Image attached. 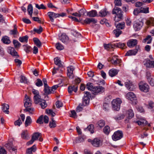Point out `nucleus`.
I'll use <instances>...</instances> for the list:
<instances>
[{
	"label": "nucleus",
	"instance_id": "obj_1",
	"mask_svg": "<svg viewBox=\"0 0 154 154\" xmlns=\"http://www.w3.org/2000/svg\"><path fill=\"white\" fill-rule=\"evenodd\" d=\"M87 88L88 90L91 91L95 94L102 93L104 91L105 88L100 86H93V84L91 82H88L86 85Z\"/></svg>",
	"mask_w": 154,
	"mask_h": 154
},
{
	"label": "nucleus",
	"instance_id": "obj_2",
	"mask_svg": "<svg viewBox=\"0 0 154 154\" xmlns=\"http://www.w3.org/2000/svg\"><path fill=\"white\" fill-rule=\"evenodd\" d=\"M112 13L113 14L116 15L114 18L115 22H118L123 17V11L120 8L116 7H115L113 9Z\"/></svg>",
	"mask_w": 154,
	"mask_h": 154
},
{
	"label": "nucleus",
	"instance_id": "obj_3",
	"mask_svg": "<svg viewBox=\"0 0 154 154\" xmlns=\"http://www.w3.org/2000/svg\"><path fill=\"white\" fill-rule=\"evenodd\" d=\"M122 103L121 99L116 98L112 102V107L114 110L119 111L120 109V104Z\"/></svg>",
	"mask_w": 154,
	"mask_h": 154
},
{
	"label": "nucleus",
	"instance_id": "obj_4",
	"mask_svg": "<svg viewBox=\"0 0 154 154\" xmlns=\"http://www.w3.org/2000/svg\"><path fill=\"white\" fill-rule=\"evenodd\" d=\"M47 14L51 22H53L54 21V18H56L57 17H59L60 16L63 17L66 15V14L64 13L58 14L52 12H49Z\"/></svg>",
	"mask_w": 154,
	"mask_h": 154
},
{
	"label": "nucleus",
	"instance_id": "obj_5",
	"mask_svg": "<svg viewBox=\"0 0 154 154\" xmlns=\"http://www.w3.org/2000/svg\"><path fill=\"white\" fill-rule=\"evenodd\" d=\"M139 87L140 90L144 92H147L149 90V85L147 84L144 83L142 82H141L139 83Z\"/></svg>",
	"mask_w": 154,
	"mask_h": 154
},
{
	"label": "nucleus",
	"instance_id": "obj_6",
	"mask_svg": "<svg viewBox=\"0 0 154 154\" xmlns=\"http://www.w3.org/2000/svg\"><path fill=\"white\" fill-rule=\"evenodd\" d=\"M117 56H114L112 59H109L108 61L111 62V63L114 65L116 66L119 64V66H120L121 64L120 63L122 62L121 60L117 58Z\"/></svg>",
	"mask_w": 154,
	"mask_h": 154
},
{
	"label": "nucleus",
	"instance_id": "obj_7",
	"mask_svg": "<svg viewBox=\"0 0 154 154\" xmlns=\"http://www.w3.org/2000/svg\"><path fill=\"white\" fill-rule=\"evenodd\" d=\"M123 136V133L122 131H118L115 132L112 136L113 140L116 141L121 139Z\"/></svg>",
	"mask_w": 154,
	"mask_h": 154
},
{
	"label": "nucleus",
	"instance_id": "obj_8",
	"mask_svg": "<svg viewBox=\"0 0 154 154\" xmlns=\"http://www.w3.org/2000/svg\"><path fill=\"white\" fill-rule=\"evenodd\" d=\"M125 84V87L130 91H133L135 88L134 85L131 81L127 80Z\"/></svg>",
	"mask_w": 154,
	"mask_h": 154
},
{
	"label": "nucleus",
	"instance_id": "obj_9",
	"mask_svg": "<svg viewBox=\"0 0 154 154\" xmlns=\"http://www.w3.org/2000/svg\"><path fill=\"white\" fill-rule=\"evenodd\" d=\"M8 51L13 57H16V58H18L19 56L17 53L16 51L14 48L11 47H9L8 48Z\"/></svg>",
	"mask_w": 154,
	"mask_h": 154
},
{
	"label": "nucleus",
	"instance_id": "obj_10",
	"mask_svg": "<svg viewBox=\"0 0 154 154\" xmlns=\"http://www.w3.org/2000/svg\"><path fill=\"white\" fill-rule=\"evenodd\" d=\"M74 69L75 68L72 66H70L67 67V76L69 78H72L73 77V71Z\"/></svg>",
	"mask_w": 154,
	"mask_h": 154
},
{
	"label": "nucleus",
	"instance_id": "obj_11",
	"mask_svg": "<svg viewBox=\"0 0 154 154\" xmlns=\"http://www.w3.org/2000/svg\"><path fill=\"white\" fill-rule=\"evenodd\" d=\"M24 100L25 101L24 105L26 108L30 107L31 106L32 103L30 97L26 94L25 96Z\"/></svg>",
	"mask_w": 154,
	"mask_h": 154
},
{
	"label": "nucleus",
	"instance_id": "obj_12",
	"mask_svg": "<svg viewBox=\"0 0 154 154\" xmlns=\"http://www.w3.org/2000/svg\"><path fill=\"white\" fill-rule=\"evenodd\" d=\"M139 49H140L139 47H138L133 50H130L126 53L125 55L127 56L135 55L137 53Z\"/></svg>",
	"mask_w": 154,
	"mask_h": 154
},
{
	"label": "nucleus",
	"instance_id": "obj_13",
	"mask_svg": "<svg viewBox=\"0 0 154 154\" xmlns=\"http://www.w3.org/2000/svg\"><path fill=\"white\" fill-rule=\"evenodd\" d=\"M32 138L35 141L38 140V138H39V140L41 142L43 141V139L42 138V134L41 133H35L33 134Z\"/></svg>",
	"mask_w": 154,
	"mask_h": 154
},
{
	"label": "nucleus",
	"instance_id": "obj_14",
	"mask_svg": "<svg viewBox=\"0 0 154 154\" xmlns=\"http://www.w3.org/2000/svg\"><path fill=\"white\" fill-rule=\"evenodd\" d=\"M109 14V12L106 8L100 10L98 13L99 16L101 17H104Z\"/></svg>",
	"mask_w": 154,
	"mask_h": 154
},
{
	"label": "nucleus",
	"instance_id": "obj_15",
	"mask_svg": "<svg viewBox=\"0 0 154 154\" xmlns=\"http://www.w3.org/2000/svg\"><path fill=\"white\" fill-rule=\"evenodd\" d=\"M92 144L93 146L98 147L101 145L102 142L99 139L95 138L92 141Z\"/></svg>",
	"mask_w": 154,
	"mask_h": 154
},
{
	"label": "nucleus",
	"instance_id": "obj_16",
	"mask_svg": "<svg viewBox=\"0 0 154 154\" xmlns=\"http://www.w3.org/2000/svg\"><path fill=\"white\" fill-rule=\"evenodd\" d=\"M126 97L131 101L135 100L136 99V97L135 94L133 92H128L127 94Z\"/></svg>",
	"mask_w": 154,
	"mask_h": 154
},
{
	"label": "nucleus",
	"instance_id": "obj_17",
	"mask_svg": "<svg viewBox=\"0 0 154 154\" xmlns=\"http://www.w3.org/2000/svg\"><path fill=\"white\" fill-rule=\"evenodd\" d=\"M97 22V20L95 19L94 18H86L83 21V22L82 23L83 24L85 23L87 24H89L91 23H95Z\"/></svg>",
	"mask_w": 154,
	"mask_h": 154
},
{
	"label": "nucleus",
	"instance_id": "obj_18",
	"mask_svg": "<svg viewBox=\"0 0 154 154\" xmlns=\"http://www.w3.org/2000/svg\"><path fill=\"white\" fill-rule=\"evenodd\" d=\"M137 43V40L135 39H131L129 40L127 43V45L129 47H132L135 46Z\"/></svg>",
	"mask_w": 154,
	"mask_h": 154
},
{
	"label": "nucleus",
	"instance_id": "obj_19",
	"mask_svg": "<svg viewBox=\"0 0 154 154\" xmlns=\"http://www.w3.org/2000/svg\"><path fill=\"white\" fill-rule=\"evenodd\" d=\"M14 29L10 31V34L13 35L14 37H17L19 32L17 30V26L16 25H14Z\"/></svg>",
	"mask_w": 154,
	"mask_h": 154
},
{
	"label": "nucleus",
	"instance_id": "obj_20",
	"mask_svg": "<svg viewBox=\"0 0 154 154\" xmlns=\"http://www.w3.org/2000/svg\"><path fill=\"white\" fill-rule=\"evenodd\" d=\"M119 70L116 69L112 68L109 70V75L111 77L116 76L118 73Z\"/></svg>",
	"mask_w": 154,
	"mask_h": 154
},
{
	"label": "nucleus",
	"instance_id": "obj_21",
	"mask_svg": "<svg viewBox=\"0 0 154 154\" xmlns=\"http://www.w3.org/2000/svg\"><path fill=\"white\" fill-rule=\"evenodd\" d=\"M78 86L77 85H72V86H69L68 88V92L71 94L73 91L74 92H76L77 90Z\"/></svg>",
	"mask_w": 154,
	"mask_h": 154
},
{
	"label": "nucleus",
	"instance_id": "obj_22",
	"mask_svg": "<svg viewBox=\"0 0 154 154\" xmlns=\"http://www.w3.org/2000/svg\"><path fill=\"white\" fill-rule=\"evenodd\" d=\"M144 65L149 68L154 67V60H147Z\"/></svg>",
	"mask_w": 154,
	"mask_h": 154
},
{
	"label": "nucleus",
	"instance_id": "obj_23",
	"mask_svg": "<svg viewBox=\"0 0 154 154\" xmlns=\"http://www.w3.org/2000/svg\"><path fill=\"white\" fill-rule=\"evenodd\" d=\"M60 40L63 43H66L69 42L68 37L66 35L62 34L60 37Z\"/></svg>",
	"mask_w": 154,
	"mask_h": 154
},
{
	"label": "nucleus",
	"instance_id": "obj_24",
	"mask_svg": "<svg viewBox=\"0 0 154 154\" xmlns=\"http://www.w3.org/2000/svg\"><path fill=\"white\" fill-rule=\"evenodd\" d=\"M33 98L34 102L36 104H38L40 103L43 100L41 98V96L39 95L37 96H34Z\"/></svg>",
	"mask_w": 154,
	"mask_h": 154
},
{
	"label": "nucleus",
	"instance_id": "obj_25",
	"mask_svg": "<svg viewBox=\"0 0 154 154\" xmlns=\"http://www.w3.org/2000/svg\"><path fill=\"white\" fill-rule=\"evenodd\" d=\"M128 119H131L134 116V114L132 109H130L126 111Z\"/></svg>",
	"mask_w": 154,
	"mask_h": 154
},
{
	"label": "nucleus",
	"instance_id": "obj_26",
	"mask_svg": "<svg viewBox=\"0 0 154 154\" xmlns=\"http://www.w3.org/2000/svg\"><path fill=\"white\" fill-rule=\"evenodd\" d=\"M36 146L34 145L31 148H28L26 150V154H32V152H35L36 150Z\"/></svg>",
	"mask_w": 154,
	"mask_h": 154
},
{
	"label": "nucleus",
	"instance_id": "obj_27",
	"mask_svg": "<svg viewBox=\"0 0 154 154\" xmlns=\"http://www.w3.org/2000/svg\"><path fill=\"white\" fill-rule=\"evenodd\" d=\"M139 125L144 126L148 125V126H150V125L148 124V122L146 120H142L141 121H138L136 122Z\"/></svg>",
	"mask_w": 154,
	"mask_h": 154
},
{
	"label": "nucleus",
	"instance_id": "obj_28",
	"mask_svg": "<svg viewBox=\"0 0 154 154\" xmlns=\"http://www.w3.org/2000/svg\"><path fill=\"white\" fill-rule=\"evenodd\" d=\"M44 91L46 94H50L51 93H53L51 90V88L49 87L48 85L44 86Z\"/></svg>",
	"mask_w": 154,
	"mask_h": 154
},
{
	"label": "nucleus",
	"instance_id": "obj_29",
	"mask_svg": "<svg viewBox=\"0 0 154 154\" xmlns=\"http://www.w3.org/2000/svg\"><path fill=\"white\" fill-rule=\"evenodd\" d=\"M97 14V11L95 10H92L87 13V16L89 17H94Z\"/></svg>",
	"mask_w": 154,
	"mask_h": 154
},
{
	"label": "nucleus",
	"instance_id": "obj_30",
	"mask_svg": "<svg viewBox=\"0 0 154 154\" xmlns=\"http://www.w3.org/2000/svg\"><path fill=\"white\" fill-rule=\"evenodd\" d=\"M32 122V120L31 117L29 116L26 117L25 123V127H27L30 125Z\"/></svg>",
	"mask_w": 154,
	"mask_h": 154
},
{
	"label": "nucleus",
	"instance_id": "obj_31",
	"mask_svg": "<svg viewBox=\"0 0 154 154\" xmlns=\"http://www.w3.org/2000/svg\"><path fill=\"white\" fill-rule=\"evenodd\" d=\"M2 106V110L3 112L5 113L8 114L9 112L8 110L9 109V105L5 103L3 104Z\"/></svg>",
	"mask_w": 154,
	"mask_h": 154
},
{
	"label": "nucleus",
	"instance_id": "obj_32",
	"mask_svg": "<svg viewBox=\"0 0 154 154\" xmlns=\"http://www.w3.org/2000/svg\"><path fill=\"white\" fill-rule=\"evenodd\" d=\"M2 41L3 43L6 44H9L11 42L9 38L7 36L3 37L2 39Z\"/></svg>",
	"mask_w": 154,
	"mask_h": 154
},
{
	"label": "nucleus",
	"instance_id": "obj_33",
	"mask_svg": "<svg viewBox=\"0 0 154 154\" xmlns=\"http://www.w3.org/2000/svg\"><path fill=\"white\" fill-rule=\"evenodd\" d=\"M28 38L29 37L27 35H26L22 37H20L19 38V40L21 42L27 43L28 42Z\"/></svg>",
	"mask_w": 154,
	"mask_h": 154
},
{
	"label": "nucleus",
	"instance_id": "obj_34",
	"mask_svg": "<svg viewBox=\"0 0 154 154\" xmlns=\"http://www.w3.org/2000/svg\"><path fill=\"white\" fill-rule=\"evenodd\" d=\"M115 25L116 26L117 29H123L125 27V23L124 22H122L121 23H119L117 24L116 23Z\"/></svg>",
	"mask_w": 154,
	"mask_h": 154
},
{
	"label": "nucleus",
	"instance_id": "obj_35",
	"mask_svg": "<svg viewBox=\"0 0 154 154\" xmlns=\"http://www.w3.org/2000/svg\"><path fill=\"white\" fill-rule=\"evenodd\" d=\"M33 41L35 45L38 48H40L42 45V44L38 38H34Z\"/></svg>",
	"mask_w": 154,
	"mask_h": 154
},
{
	"label": "nucleus",
	"instance_id": "obj_36",
	"mask_svg": "<svg viewBox=\"0 0 154 154\" xmlns=\"http://www.w3.org/2000/svg\"><path fill=\"white\" fill-rule=\"evenodd\" d=\"M146 23L147 26H149L151 24L152 26H154V18L153 17H150L148 20L146 21Z\"/></svg>",
	"mask_w": 154,
	"mask_h": 154
},
{
	"label": "nucleus",
	"instance_id": "obj_37",
	"mask_svg": "<svg viewBox=\"0 0 154 154\" xmlns=\"http://www.w3.org/2000/svg\"><path fill=\"white\" fill-rule=\"evenodd\" d=\"M21 137L23 139H27L28 137L27 131L25 130L23 131L21 134Z\"/></svg>",
	"mask_w": 154,
	"mask_h": 154
},
{
	"label": "nucleus",
	"instance_id": "obj_38",
	"mask_svg": "<svg viewBox=\"0 0 154 154\" xmlns=\"http://www.w3.org/2000/svg\"><path fill=\"white\" fill-rule=\"evenodd\" d=\"M142 25L140 23H136L134 25V28L136 31L139 30L141 28Z\"/></svg>",
	"mask_w": 154,
	"mask_h": 154
},
{
	"label": "nucleus",
	"instance_id": "obj_39",
	"mask_svg": "<svg viewBox=\"0 0 154 154\" xmlns=\"http://www.w3.org/2000/svg\"><path fill=\"white\" fill-rule=\"evenodd\" d=\"M54 63L57 65L59 67L62 66L61 61L60 58L56 57L54 59Z\"/></svg>",
	"mask_w": 154,
	"mask_h": 154
},
{
	"label": "nucleus",
	"instance_id": "obj_40",
	"mask_svg": "<svg viewBox=\"0 0 154 154\" xmlns=\"http://www.w3.org/2000/svg\"><path fill=\"white\" fill-rule=\"evenodd\" d=\"M152 38L151 36L150 35H147L145 39H144L143 42H147V44H149L151 43Z\"/></svg>",
	"mask_w": 154,
	"mask_h": 154
},
{
	"label": "nucleus",
	"instance_id": "obj_41",
	"mask_svg": "<svg viewBox=\"0 0 154 154\" xmlns=\"http://www.w3.org/2000/svg\"><path fill=\"white\" fill-rule=\"evenodd\" d=\"M113 33L115 35L116 37H118L121 34L122 31L119 29H117L113 30Z\"/></svg>",
	"mask_w": 154,
	"mask_h": 154
},
{
	"label": "nucleus",
	"instance_id": "obj_42",
	"mask_svg": "<svg viewBox=\"0 0 154 154\" xmlns=\"http://www.w3.org/2000/svg\"><path fill=\"white\" fill-rule=\"evenodd\" d=\"M26 112H28L30 114H32L34 113L35 110L33 108L29 107H26L24 109Z\"/></svg>",
	"mask_w": 154,
	"mask_h": 154
},
{
	"label": "nucleus",
	"instance_id": "obj_43",
	"mask_svg": "<svg viewBox=\"0 0 154 154\" xmlns=\"http://www.w3.org/2000/svg\"><path fill=\"white\" fill-rule=\"evenodd\" d=\"M105 125V122L103 120H100L97 123V127L99 128H101L103 127Z\"/></svg>",
	"mask_w": 154,
	"mask_h": 154
},
{
	"label": "nucleus",
	"instance_id": "obj_44",
	"mask_svg": "<svg viewBox=\"0 0 154 154\" xmlns=\"http://www.w3.org/2000/svg\"><path fill=\"white\" fill-rule=\"evenodd\" d=\"M94 127L93 125L92 124H91L89 125L87 128L85 129V130H88L92 134L94 133Z\"/></svg>",
	"mask_w": 154,
	"mask_h": 154
},
{
	"label": "nucleus",
	"instance_id": "obj_45",
	"mask_svg": "<svg viewBox=\"0 0 154 154\" xmlns=\"http://www.w3.org/2000/svg\"><path fill=\"white\" fill-rule=\"evenodd\" d=\"M115 45L116 46H117L118 47L122 49H125L126 47L125 44L124 43L119 42L116 44Z\"/></svg>",
	"mask_w": 154,
	"mask_h": 154
},
{
	"label": "nucleus",
	"instance_id": "obj_46",
	"mask_svg": "<svg viewBox=\"0 0 154 154\" xmlns=\"http://www.w3.org/2000/svg\"><path fill=\"white\" fill-rule=\"evenodd\" d=\"M90 99L88 97H83V98L82 104L83 106L87 105L89 103Z\"/></svg>",
	"mask_w": 154,
	"mask_h": 154
},
{
	"label": "nucleus",
	"instance_id": "obj_47",
	"mask_svg": "<svg viewBox=\"0 0 154 154\" xmlns=\"http://www.w3.org/2000/svg\"><path fill=\"white\" fill-rule=\"evenodd\" d=\"M33 7L32 6L31 4L29 5L28 6L27 11L28 12L29 14L31 16H32V13Z\"/></svg>",
	"mask_w": 154,
	"mask_h": 154
},
{
	"label": "nucleus",
	"instance_id": "obj_48",
	"mask_svg": "<svg viewBox=\"0 0 154 154\" xmlns=\"http://www.w3.org/2000/svg\"><path fill=\"white\" fill-rule=\"evenodd\" d=\"M13 43L15 48H19L21 45L20 43L17 40H14Z\"/></svg>",
	"mask_w": 154,
	"mask_h": 154
},
{
	"label": "nucleus",
	"instance_id": "obj_49",
	"mask_svg": "<svg viewBox=\"0 0 154 154\" xmlns=\"http://www.w3.org/2000/svg\"><path fill=\"white\" fill-rule=\"evenodd\" d=\"M52 121H50L49 123V126L51 128H54L56 127L55 122L53 120V118L51 119Z\"/></svg>",
	"mask_w": 154,
	"mask_h": 154
},
{
	"label": "nucleus",
	"instance_id": "obj_50",
	"mask_svg": "<svg viewBox=\"0 0 154 154\" xmlns=\"http://www.w3.org/2000/svg\"><path fill=\"white\" fill-rule=\"evenodd\" d=\"M104 47L105 49L108 50L110 49L113 48L114 45L111 44H104Z\"/></svg>",
	"mask_w": 154,
	"mask_h": 154
},
{
	"label": "nucleus",
	"instance_id": "obj_51",
	"mask_svg": "<svg viewBox=\"0 0 154 154\" xmlns=\"http://www.w3.org/2000/svg\"><path fill=\"white\" fill-rule=\"evenodd\" d=\"M125 116L123 114H121L116 116L114 117V119L116 120H119L123 119Z\"/></svg>",
	"mask_w": 154,
	"mask_h": 154
},
{
	"label": "nucleus",
	"instance_id": "obj_52",
	"mask_svg": "<svg viewBox=\"0 0 154 154\" xmlns=\"http://www.w3.org/2000/svg\"><path fill=\"white\" fill-rule=\"evenodd\" d=\"M35 84L38 87L41 86L43 85L42 81L39 79H38L36 80Z\"/></svg>",
	"mask_w": 154,
	"mask_h": 154
},
{
	"label": "nucleus",
	"instance_id": "obj_53",
	"mask_svg": "<svg viewBox=\"0 0 154 154\" xmlns=\"http://www.w3.org/2000/svg\"><path fill=\"white\" fill-rule=\"evenodd\" d=\"M110 131V128L108 126H106L103 129V132L106 134H108Z\"/></svg>",
	"mask_w": 154,
	"mask_h": 154
},
{
	"label": "nucleus",
	"instance_id": "obj_54",
	"mask_svg": "<svg viewBox=\"0 0 154 154\" xmlns=\"http://www.w3.org/2000/svg\"><path fill=\"white\" fill-rule=\"evenodd\" d=\"M35 7L38 9H46V7L43 4L40 5L38 4H36Z\"/></svg>",
	"mask_w": 154,
	"mask_h": 154
},
{
	"label": "nucleus",
	"instance_id": "obj_55",
	"mask_svg": "<svg viewBox=\"0 0 154 154\" xmlns=\"http://www.w3.org/2000/svg\"><path fill=\"white\" fill-rule=\"evenodd\" d=\"M20 77V82H21L24 83H27V79L24 76L21 75Z\"/></svg>",
	"mask_w": 154,
	"mask_h": 154
},
{
	"label": "nucleus",
	"instance_id": "obj_56",
	"mask_svg": "<svg viewBox=\"0 0 154 154\" xmlns=\"http://www.w3.org/2000/svg\"><path fill=\"white\" fill-rule=\"evenodd\" d=\"M56 48L58 50H62L64 49L63 46L59 43L56 44Z\"/></svg>",
	"mask_w": 154,
	"mask_h": 154
},
{
	"label": "nucleus",
	"instance_id": "obj_57",
	"mask_svg": "<svg viewBox=\"0 0 154 154\" xmlns=\"http://www.w3.org/2000/svg\"><path fill=\"white\" fill-rule=\"evenodd\" d=\"M47 113L51 116L52 117H54L55 115V113L52 110L49 109H47L46 110Z\"/></svg>",
	"mask_w": 154,
	"mask_h": 154
},
{
	"label": "nucleus",
	"instance_id": "obj_58",
	"mask_svg": "<svg viewBox=\"0 0 154 154\" xmlns=\"http://www.w3.org/2000/svg\"><path fill=\"white\" fill-rule=\"evenodd\" d=\"M47 113L51 116L52 117H54L55 115V113L52 110L49 109H47L46 110Z\"/></svg>",
	"mask_w": 154,
	"mask_h": 154
},
{
	"label": "nucleus",
	"instance_id": "obj_59",
	"mask_svg": "<svg viewBox=\"0 0 154 154\" xmlns=\"http://www.w3.org/2000/svg\"><path fill=\"white\" fill-rule=\"evenodd\" d=\"M8 149L11 153H12V152H14L12 154H16V150H17V148L16 147H13L12 146H11L8 148Z\"/></svg>",
	"mask_w": 154,
	"mask_h": 154
},
{
	"label": "nucleus",
	"instance_id": "obj_60",
	"mask_svg": "<svg viewBox=\"0 0 154 154\" xmlns=\"http://www.w3.org/2000/svg\"><path fill=\"white\" fill-rule=\"evenodd\" d=\"M40 103V105L42 108L44 109L46 107L47 104L45 100H42Z\"/></svg>",
	"mask_w": 154,
	"mask_h": 154
},
{
	"label": "nucleus",
	"instance_id": "obj_61",
	"mask_svg": "<svg viewBox=\"0 0 154 154\" xmlns=\"http://www.w3.org/2000/svg\"><path fill=\"white\" fill-rule=\"evenodd\" d=\"M24 50L26 53H29L31 51L32 48L30 46L28 45H23Z\"/></svg>",
	"mask_w": 154,
	"mask_h": 154
},
{
	"label": "nucleus",
	"instance_id": "obj_62",
	"mask_svg": "<svg viewBox=\"0 0 154 154\" xmlns=\"http://www.w3.org/2000/svg\"><path fill=\"white\" fill-rule=\"evenodd\" d=\"M22 123V122L20 118H19L16 121L14 122V124L15 126H20Z\"/></svg>",
	"mask_w": 154,
	"mask_h": 154
},
{
	"label": "nucleus",
	"instance_id": "obj_63",
	"mask_svg": "<svg viewBox=\"0 0 154 154\" xmlns=\"http://www.w3.org/2000/svg\"><path fill=\"white\" fill-rule=\"evenodd\" d=\"M86 11V10L85 9H82L80 10L79 11V13L80 17L83 16Z\"/></svg>",
	"mask_w": 154,
	"mask_h": 154
},
{
	"label": "nucleus",
	"instance_id": "obj_64",
	"mask_svg": "<svg viewBox=\"0 0 154 154\" xmlns=\"http://www.w3.org/2000/svg\"><path fill=\"white\" fill-rule=\"evenodd\" d=\"M148 81L150 85L153 86H154V79L152 78H148Z\"/></svg>",
	"mask_w": 154,
	"mask_h": 154
}]
</instances>
